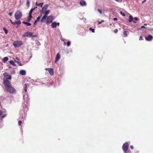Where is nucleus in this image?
I'll return each instance as SVG.
<instances>
[{"label":"nucleus","mask_w":153,"mask_h":153,"mask_svg":"<svg viewBox=\"0 0 153 153\" xmlns=\"http://www.w3.org/2000/svg\"><path fill=\"white\" fill-rule=\"evenodd\" d=\"M23 44V42L21 41H16L14 42L13 45L15 47H17L19 46H21Z\"/></svg>","instance_id":"nucleus-4"},{"label":"nucleus","mask_w":153,"mask_h":153,"mask_svg":"<svg viewBox=\"0 0 153 153\" xmlns=\"http://www.w3.org/2000/svg\"><path fill=\"white\" fill-rule=\"evenodd\" d=\"M9 15L10 16H12V13H9Z\"/></svg>","instance_id":"nucleus-34"},{"label":"nucleus","mask_w":153,"mask_h":153,"mask_svg":"<svg viewBox=\"0 0 153 153\" xmlns=\"http://www.w3.org/2000/svg\"><path fill=\"white\" fill-rule=\"evenodd\" d=\"M104 22V20H102L100 21H98V24H101V23H102V22Z\"/></svg>","instance_id":"nucleus-26"},{"label":"nucleus","mask_w":153,"mask_h":153,"mask_svg":"<svg viewBox=\"0 0 153 153\" xmlns=\"http://www.w3.org/2000/svg\"><path fill=\"white\" fill-rule=\"evenodd\" d=\"M42 13H44V15L42 17L41 20V22H44L45 21L44 20L46 19L47 18V15L49 13L50 10H46L45 12L43 11L42 12Z\"/></svg>","instance_id":"nucleus-3"},{"label":"nucleus","mask_w":153,"mask_h":153,"mask_svg":"<svg viewBox=\"0 0 153 153\" xmlns=\"http://www.w3.org/2000/svg\"><path fill=\"white\" fill-rule=\"evenodd\" d=\"M19 65L21 66H22V65H21V64H20Z\"/></svg>","instance_id":"nucleus-42"},{"label":"nucleus","mask_w":153,"mask_h":153,"mask_svg":"<svg viewBox=\"0 0 153 153\" xmlns=\"http://www.w3.org/2000/svg\"><path fill=\"white\" fill-rule=\"evenodd\" d=\"M27 86L26 84H25L24 87V89L25 91L26 92L27 91Z\"/></svg>","instance_id":"nucleus-20"},{"label":"nucleus","mask_w":153,"mask_h":153,"mask_svg":"<svg viewBox=\"0 0 153 153\" xmlns=\"http://www.w3.org/2000/svg\"><path fill=\"white\" fill-rule=\"evenodd\" d=\"M2 111L0 110V116L2 115Z\"/></svg>","instance_id":"nucleus-36"},{"label":"nucleus","mask_w":153,"mask_h":153,"mask_svg":"<svg viewBox=\"0 0 153 153\" xmlns=\"http://www.w3.org/2000/svg\"><path fill=\"white\" fill-rule=\"evenodd\" d=\"M115 0L116 1H121L122 0Z\"/></svg>","instance_id":"nucleus-39"},{"label":"nucleus","mask_w":153,"mask_h":153,"mask_svg":"<svg viewBox=\"0 0 153 153\" xmlns=\"http://www.w3.org/2000/svg\"><path fill=\"white\" fill-rule=\"evenodd\" d=\"M53 19V16H50L47 18V21L46 23H50L52 22Z\"/></svg>","instance_id":"nucleus-8"},{"label":"nucleus","mask_w":153,"mask_h":153,"mask_svg":"<svg viewBox=\"0 0 153 153\" xmlns=\"http://www.w3.org/2000/svg\"><path fill=\"white\" fill-rule=\"evenodd\" d=\"M60 58V55L59 53H57L56 54V60L55 62H56Z\"/></svg>","instance_id":"nucleus-11"},{"label":"nucleus","mask_w":153,"mask_h":153,"mask_svg":"<svg viewBox=\"0 0 153 153\" xmlns=\"http://www.w3.org/2000/svg\"><path fill=\"white\" fill-rule=\"evenodd\" d=\"M97 11L99 12V13H100V14H101L102 13V11L99 9H98L97 10Z\"/></svg>","instance_id":"nucleus-29"},{"label":"nucleus","mask_w":153,"mask_h":153,"mask_svg":"<svg viewBox=\"0 0 153 153\" xmlns=\"http://www.w3.org/2000/svg\"><path fill=\"white\" fill-rule=\"evenodd\" d=\"M3 84L4 85L5 89L7 92L11 94H15L16 93V89L12 86L11 82L9 81L4 79Z\"/></svg>","instance_id":"nucleus-1"},{"label":"nucleus","mask_w":153,"mask_h":153,"mask_svg":"<svg viewBox=\"0 0 153 153\" xmlns=\"http://www.w3.org/2000/svg\"><path fill=\"white\" fill-rule=\"evenodd\" d=\"M9 63L10 64L12 65L13 66H15L16 65L14 62L12 60L10 61H9Z\"/></svg>","instance_id":"nucleus-17"},{"label":"nucleus","mask_w":153,"mask_h":153,"mask_svg":"<svg viewBox=\"0 0 153 153\" xmlns=\"http://www.w3.org/2000/svg\"><path fill=\"white\" fill-rule=\"evenodd\" d=\"M89 30H91L92 31V32H93V33H94L95 32V31H94V29H93L91 27H90V28L89 29Z\"/></svg>","instance_id":"nucleus-23"},{"label":"nucleus","mask_w":153,"mask_h":153,"mask_svg":"<svg viewBox=\"0 0 153 153\" xmlns=\"http://www.w3.org/2000/svg\"><path fill=\"white\" fill-rule=\"evenodd\" d=\"M51 26L52 28H55L56 26V23L55 22H53L51 24Z\"/></svg>","instance_id":"nucleus-13"},{"label":"nucleus","mask_w":153,"mask_h":153,"mask_svg":"<svg viewBox=\"0 0 153 153\" xmlns=\"http://www.w3.org/2000/svg\"><path fill=\"white\" fill-rule=\"evenodd\" d=\"M16 59L17 60H19V59H18V58H16Z\"/></svg>","instance_id":"nucleus-41"},{"label":"nucleus","mask_w":153,"mask_h":153,"mask_svg":"<svg viewBox=\"0 0 153 153\" xmlns=\"http://www.w3.org/2000/svg\"><path fill=\"white\" fill-rule=\"evenodd\" d=\"M22 23L26 25L27 26H30L31 25V23L25 21H23L22 22Z\"/></svg>","instance_id":"nucleus-19"},{"label":"nucleus","mask_w":153,"mask_h":153,"mask_svg":"<svg viewBox=\"0 0 153 153\" xmlns=\"http://www.w3.org/2000/svg\"><path fill=\"white\" fill-rule=\"evenodd\" d=\"M22 121L21 120H19V121L18 122V125H19V126H20L21 125V123H22Z\"/></svg>","instance_id":"nucleus-28"},{"label":"nucleus","mask_w":153,"mask_h":153,"mask_svg":"<svg viewBox=\"0 0 153 153\" xmlns=\"http://www.w3.org/2000/svg\"><path fill=\"white\" fill-rule=\"evenodd\" d=\"M20 73L21 75H25L26 74V72L25 70H22L20 71Z\"/></svg>","instance_id":"nucleus-12"},{"label":"nucleus","mask_w":153,"mask_h":153,"mask_svg":"<svg viewBox=\"0 0 153 153\" xmlns=\"http://www.w3.org/2000/svg\"><path fill=\"white\" fill-rule=\"evenodd\" d=\"M118 30L117 29H116L114 30V32L115 33H116L118 32Z\"/></svg>","instance_id":"nucleus-31"},{"label":"nucleus","mask_w":153,"mask_h":153,"mask_svg":"<svg viewBox=\"0 0 153 153\" xmlns=\"http://www.w3.org/2000/svg\"><path fill=\"white\" fill-rule=\"evenodd\" d=\"M16 24H18V25H20L21 24V22H20V21L19 20L17 22H16Z\"/></svg>","instance_id":"nucleus-27"},{"label":"nucleus","mask_w":153,"mask_h":153,"mask_svg":"<svg viewBox=\"0 0 153 153\" xmlns=\"http://www.w3.org/2000/svg\"><path fill=\"white\" fill-rule=\"evenodd\" d=\"M71 44V42L70 41H68L67 43V46L68 47H69Z\"/></svg>","instance_id":"nucleus-25"},{"label":"nucleus","mask_w":153,"mask_h":153,"mask_svg":"<svg viewBox=\"0 0 153 153\" xmlns=\"http://www.w3.org/2000/svg\"><path fill=\"white\" fill-rule=\"evenodd\" d=\"M45 70L48 71L50 74L51 75H53L54 74L53 70L51 68H46Z\"/></svg>","instance_id":"nucleus-9"},{"label":"nucleus","mask_w":153,"mask_h":153,"mask_svg":"<svg viewBox=\"0 0 153 153\" xmlns=\"http://www.w3.org/2000/svg\"><path fill=\"white\" fill-rule=\"evenodd\" d=\"M65 44H66V42H64V44L65 45Z\"/></svg>","instance_id":"nucleus-40"},{"label":"nucleus","mask_w":153,"mask_h":153,"mask_svg":"<svg viewBox=\"0 0 153 153\" xmlns=\"http://www.w3.org/2000/svg\"><path fill=\"white\" fill-rule=\"evenodd\" d=\"M48 6L49 5L48 4H46L42 8V10H43L44 9H47L48 8Z\"/></svg>","instance_id":"nucleus-18"},{"label":"nucleus","mask_w":153,"mask_h":153,"mask_svg":"<svg viewBox=\"0 0 153 153\" xmlns=\"http://www.w3.org/2000/svg\"><path fill=\"white\" fill-rule=\"evenodd\" d=\"M26 4L27 7H29L30 5V2L29 0H27Z\"/></svg>","instance_id":"nucleus-21"},{"label":"nucleus","mask_w":153,"mask_h":153,"mask_svg":"<svg viewBox=\"0 0 153 153\" xmlns=\"http://www.w3.org/2000/svg\"><path fill=\"white\" fill-rule=\"evenodd\" d=\"M12 24H13V25H15L16 24V22H13L12 23Z\"/></svg>","instance_id":"nucleus-33"},{"label":"nucleus","mask_w":153,"mask_h":153,"mask_svg":"<svg viewBox=\"0 0 153 153\" xmlns=\"http://www.w3.org/2000/svg\"><path fill=\"white\" fill-rule=\"evenodd\" d=\"M8 60V58L7 57H5L3 58L2 59L3 62H6Z\"/></svg>","instance_id":"nucleus-15"},{"label":"nucleus","mask_w":153,"mask_h":153,"mask_svg":"<svg viewBox=\"0 0 153 153\" xmlns=\"http://www.w3.org/2000/svg\"><path fill=\"white\" fill-rule=\"evenodd\" d=\"M117 19L116 18H115L113 19V20L114 21H117Z\"/></svg>","instance_id":"nucleus-35"},{"label":"nucleus","mask_w":153,"mask_h":153,"mask_svg":"<svg viewBox=\"0 0 153 153\" xmlns=\"http://www.w3.org/2000/svg\"><path fill=\"white\" fill-rule=\"evenodd\" d=\"M3 76L5 78V79H3L4 80L11 79V76L10 75H9L7 73L5 72L3 74Z\"/></svg>","instance_id":"nucleus-7"},{"label":"nucleus","mask_w":153,"mask_h":153,"mask_svg":"<svg viewBox=\"0 0 153 153\" xmlns=\"http://www.w3.org/2000/svg\"><path fill=\"white\" fill-rule=\"evenodd\" d=\"M6 116V114H5L3 115L2 116H1V120H3V119Z\"/></svg>","instance_id":"nucleus-24"},{"label":"nucleus","mask_w":153,"mask_h":153,"mask_svg":"<svg viewBox=\"0 0 153 153\" xmlns=\"http://www.w3.org/2000/svg\"><path fill=\"white\" fill-rule=\"evenodd\" d=\"M3 29L5 33L6 34H7L8 33V30L5 27H3Z\"/></svg>","instance_id":"nucleus-22"},{"label":"nucleus","mask_w":153,"mask_h":153,"mask_svg":"<svg viewBox=\"0 0 153 153\" xmlns=\"http://www.w3.org/2000/svg\"><path fill=\"white\" fill-rule=\"evenodd\" d=\"M43 3L42 2L40 4H38L37 2H36V5L37 6L42 7L43 6Z\"/></svg>","instance_id":"nucleus-14"},{"label":"nucleus","mask_w":153,"mask_h":153,"mask_svg":"<svg viewBox=\"0 0 153 153\" xmlns=\"http://www.w3.org/2000/svg\"><path fill=\"white\" fill-rule=\"evenodd\" d=\"M120 13L122 16H124V13H123L122 11H120Z\"/></svg>","instance_id":"nucleus-30"},{"label":"nucleus","mask_w":153,"mask_h":153,"mask_svg":"<svg viewBox=\"0 0 153 153\" xmlns=\"http://www.w3.org/2000/svg\"><path fill=\"white\" fill-rule=\"evenodd\" d=\"M57 25L58 26H59V22L56 23V25Z\"/></svg>","instance_id":"nucleus-37"},{"label":"nucleus","mask_w":153,"mask_h":153,"mask_svg":"<svg viewBox=\"0 0 153 153\" xmlns=\"http://www.w3.org/2000/svg\"><path fill=\"white\" fill-rule=\"evenodd\" d=\"M41 16H38L36 19L35 21V22H34V24L35 25L36 24V23L37 22H38L39 21V19H40V18H41Z\"/></svg>","instance_id":"nucleus-16"},{"label":"nucleus","mask_w":153,"mask_h":153,"mask_svg":"<svg viewBox=\"0 0 153 153\" xmlns=\"http://www.w3.org/2000/svg\"><path fill=\"white\" fill-rule=\"evenodd\" d=\"M79 4L82 6H86V3L85 1L82 0H81L80 1Z\"/></svg>","instance_id":"nucleus-10"},{"label":"nucleus","mask_w":153,"mask_h":153,"mask_svg":"<svg viewBox=\"0 0 153 153\" xmlns=\"http://www.w3.org/2000/svg\"><path fill=\"white\" fill-rule=\"evenodd\" d=\"M22 16V12L18 10L15 13V17L16 19H20Z\"/></svg>","instance_id":"nucleus-2"},{"label":"nucleus","mask_w":153,"mask_h":153,"mask_svg":"<svg viewBox=\"0 0 153 153\" xmlns=\"http://www.w3.org/2000/svg\"><path fill=\"white\" fill-rule=\"evenodd\" d=\"M123 33L124 34V31L123 32Z\"/></svg>","instance_id":"nucleus-43"},{"label":"nucleus","mask_w":153,"mask_h":153,"mask_svg":"<svg viewBox=\"0 0 153 153\" xmlns=\"http://www.w3.org/2000/svg\"><path fill=\"white\" fill-rule=\"evenodd\" d=\"M23 36H30V37H35L36 36V35H34V36H33V33L32 32H27L24 33V34Z\"/></svg>","instance_id":"nucleus-6"},{"label":"nucleus","mask_w":153,"mask_h":153,"mask_svg":"<svg viewBox=\"0 0 153 153\" xmlns=\"http://www.w3.org/2000/svg\"><path fill=\"white\" fill-rule=\"evenodd\" d=\"M10 21L11 23H12L13 22L11 19H10Z\"/></svg>","instance_id":"nucleus-38"},{"label":"nucleus","mask_w":153,"mask_h":153,"mask_svg":"<svg viewBox=\"0 0 153 153\" xmlns=\"http://www.w3.org/2000/svg\"><path fill=\"white\" fill-rule=\"evenodd\" d=\"M35 7H34L33 8L31 9L30 10L29 14V16L28 17L27 21L28 22H30L32 17V13L33 12V10L35 9Z\"/></svg>","instance_id":"nucleus-5"},{"label":"nucleus","mask_w":153,"mask_h":153,"mask_svg":"<svg viewBox=\"0 0 153 153\" xmlns=\"http://www.w3.org/2000/svg\"><path fill=\"white\" fill-rule=\"evenodd\" d=\"M122 149L124 151V143L123 144L122 146Z\"/></svg>","instance_id":"nucleus-32"}]
</instances>
